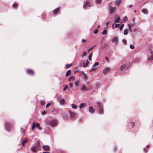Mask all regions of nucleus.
Instances as JSON below:
<instances>
[{
	"label": "nucleus",
	"mask_w": 153,
	"mask_h": 153,
	"mask_svg": "<svg viewBox=\"0 0 153 153\" xmlns=\"http://www.w3.org/2000/svg\"><path fill=\"white\" fill-rule=\"evenodd\" d=\"M39 143H37V144L33 146L31 148V150L32 152L35 153L39 149Z\"/></svg>",
	"instance_id": "nucleus-3"
},
{
	"label": "nucleus",
	"mask_w": 153,
	"mask_h": 153,
	"mask_svg": "<svg viewBox=\"0 0 153 153\" xmlns=\"http://www.w3.org/2000/svg\"><path fill=\"white\" fill-rule=\"evenodd\" d=\"M87 54V52L86 51H84L81 55V56L82 58L85 56Z\"/></svg>",
	"instance_id": "nucleus-30"
},
{
	"label": "nucleus",
	"mask_w": 153,
	"mask_h": 153,
	"mask_svg": "<svg viewBox=\"0 0 153 153\" xmlns=\"http://www.w3.org/2000/svg\"><path fill=\"white\" fill-rule=\"evenodd\" d=\"M132 4H131V5H129L128 7V8L131 7H132Z\"/></svg>",
	"instance_id": "nucleus-64"
},
{
	"label": "nucleus",
	"mask_w": 153,
	"mask_h": 153,
	"mask_svg": "<svg viewBox=\"0 0 153 153\" xmlns=\"http://www.w3.org/2000/svg\"><path fill=\"white\" fill-rule=\"evenodd\" d=\"M65 100L63 99L62 100H59V102L60 104H63L65 102Z\"/></svg>",
	"instance_id": "nucleus-31"
},
{
	"label": "nucleus",
	"mask_w": 153,
	"mask_h": 153,
	"mask_svg": "<svg viewBox=\"0 0 153 153\" xmlns=\"http://www.w3.org/2000/svg\"><path fill=\"white\" fill-rule=\"evenodd\" d=\"M142 12L145 14H147L148 13V10L146 9H143L142 10Z\"/></svg>",
	"instance_id": "nucleus-16"
},
{
	"label": "nucleus",
	"mask_w": 153,
	"mask_h": 153,
	"mask_svg": "<svg viewBox=\"0 0 153 153\" xmlns=\"http://www.w3.org/2000/svg\"><path fill=\"white\" fill-rule=\"evenodd\" d=\"M71 70H69L67 71L66 74V76H68L71 74Z\"/></svg>",
	"instance_id": "nucleus-20"
},
{
	"label": "nucleus",
	"mask_w": 153,
	"mask_h": 153,
	"mask_svg": "<svg viewBox=\"0 0 153 153\" xmlns=\"http://www.w3.org/2000/svg\"><path fill=\"white\" fill-rule=\"evenodd\" d=\"M68 112L69 113L70 117L71 118H72L75 116V114L74 113L71 112L70 110H68Z\"/></svg>",
	"instance_id": "nucleus-14"
},
{
	"label": "nucleus",
	"mask_w": 153,
	"mask_h": 153,
	"mask_svg": "<svg viewBox=\"0 0 153 153\" xmlns=\"http://www.w3.org/2000/svg\"><path fill=\"white\" fill-rule=\"evenodd\" d=\"M27 73L29 75H33L34 74V72L30 69H27Z\"/></svg>",
	"instance_id": "nucleus-8"
},
{
	"label": "nucleus",
	"mask_w": 153,
	"mask_h": 153,
	"mask_svg": "<svg viewBox=\"0 0 153 153\" xmlns=\"http://www.w3.org/2000/svg\"><path fill=\"white\" fill-rule=\"evenodd\" d=\"M130 48L131 49H134V48L135 47L133 45H130Z\"/></svg>",
	"instance_id": "nucleus-42"
},
{
	"label": "nucleus",
	"mask_w": 153,
	"mask_h": 153,
	"mask_svg": "<svg viewBox=\"0 0 153 153\" xmlns=\"http://www.w3.org/2000/svg\"><path fill=\"white\" fill-rule=\"evenodd\" d=\"M72 65V63L70 64H67L65 66V69H68L71 67Z\"/></svg>",
	"instance_id": "nucleus-22"
},
{
	"label": "nucleus",
	"mask_w": 153,
	"mask_h": 153,
	"mask_svg": "<svg viewBox=\"0 0 153 153\" xmlns=\"http://www.w3.org/2000/svg\"><path fill=\"white\" fill-rule=\"evenodd\" d=\"M124 26V24H122L120 26V30L121 31L122 29H123V27Z\"/></svg>",
	"instance_id": "nucleus-38"
},
{
	"label": "nucleus",
	"mask_w": 153,
	"mask_h": 153,
	"mask_svg": "<svg viewBox=\"0 0 153 153\" xmlns=\"http://www.w3.org/2000/svg\"><path fill=\"white\" fill-rule=\"evenodd\" d=\"M102 33L103 35H105L107 34V31L106 30H105L103 31Z\"/></svg>",
	"instance_id": "nucleus-34"
},
{
	"label": "nucleus",
	"mask_w": 153,
	"mask_h": 153,
	"mask_svg": "<svg viewBox=\"0 0 153 153\" xmlns=\"http://www.w3.org/2000/svg\"><path fill=\"white\" fill-rule=\"evenodd\" d=\"M99 65V63L98 62H96L94 64V66L96 67Z\"/></svg>",
	"instance_id": "nucleus-48"
},
{
	"label": "nucleus",
	"mask_w": 153,
	"mask_h": 153,
	"mask_svg": "<svg viewBox=\"0 0 153 153\" xmlns=\"http://www.w3.org/2000/svg\"><path fill=\"white\" fill-rule=\"evenodd\" d=\"M114 24L113 23V25H112V27L113 29H114Z\"/></svg>",
	"instance_id": "nucleus-63"
},
{
	"label": "nucleus",
	"mask_w": 153,
	"mask_h": 153,
	"mask_svg": "<svg viewBox=\"0 0 153 153\" xmlns=\"http://www.w3.org/2000/svg\"><path fill=\"white\" fill-rule=\"evenodd\" d=\"M97 104L99 108V110L98 111V113L100 114H102L104 113L103 106L101 102H97Z\"/></svg>",
	"instance_id": "nucleus-1"
},
{
	"label": "nucleus",
	"mask_w": 153,
	"mask_h": 153,
	"mask_svg": "<svg viewBox=\"0 0 153 153\" xmlns=\"http://www.w3.org/2000/svg\"><path fill=\"white\" fill-rule=\"evenodd\" d=\"M149 145H147V146L146 148H144L143 149V150L144 152H146V151H147L146 148L149 147Z\"/></svg>",
	"instance_id": "nucleus-35"
},
{
	"label": "nucleus",
	"mask_w": 153,
	"mask_h": 153,
	"mask_svg": "<svg viewBox=\"0 0 153 153\" xmlns=\"http://www.w3.org/2000/svg\"><path fill=\"white\" fill-rule=\"evenodd\" d=\"M25 131V129L23 128H21V133L23 134L24 133Z\"/></svg>",
	"instance_id": "nucleus-43"
},
{
	"label": "nucleus",
	"mask_w": 153,
	"mask_h": 153,
	"mask_svg": "<svg viewBox=\"0 0 153 153\" xmlns=\"http://www.w3.org/2000/svg\"><path fill=\"white\" fill-rule=\"evenodd\" d=\"M95 111V109H94L92 106H90L89 108V111L91 114H93L94 113Z\"/></svg>",
	"instance_id": "nucleus-9"
},
{
	"label": "nucleus",
	"mask_w": 153,
	"mask_h": 153,
	"mask_svg": "<svg viewBox=\"0 0 153 153\" xmlns=\"http://www.w3.org/2000/svg\"><path fill=\"white\" fill-rule=\"evenodd\" d=\"M126 65L125 64L122 65L120 68L119 70H122L124 68L126 67Z\"/></svg>",
	"instance_id": "nucleus-23"
},
{
	"label": "nucleus",
	"mask_w": 153,
	"mask_h": 153,
	"mask_svg": "<svg viewBox=\"0 0 153 153\" xmlns=\"http://www.w3.org/2000/svg\"><path fill=\"white\" fill-rule=\"evenodd\" d=\"M128 29L129 30V31L130 32H132V30H131V27H129L128 28Z\"/></svg>",
	"instance_id": "nucleus-57"
},
{
	"label": "nucleus",
	"mask_w": 153,
	"mask_h": 153,
	"mask_svg": "<svg viewBox=\"0 0 153 153\" xmlns=\"http://www.w3.org/2000/svg\"><path fill=\"white\" fill-rule=\"evenodd\" d=\"M13 126V124L10 122H6L5 123V128L7 131H9Z\"/></svg>",
	"instance_id": "nucleus-2"
},
{
	"label": "nucleus",
	"mask_w": 153,
	"mask_h": 153,
	"mask_svg": "<svg viewBox=\"0 0 153 153\" xmlns=\"http://www.w3.org/2000/svg\"><path fill=\"white\" fill-rule=\"evenodd\" d=\"M130 124H131V126L132 128H133L135 125V123H134L131 122L130 123Z\"/></svg>",
	"instance_id": "nucleus-40"
},
{
	"label": "nucleus",
	"mask_w": 153,
	"mask_h": 153,
	"mask_svg": "<svg viewBox=\"0 0 153 153\" xmlns=\"http://www.w3.org/2000/svg\"><path fill=\"white\" fill-rule=\"evenodd\" d=\"M111 42L112 43L115 42V45H117L119 44V39L117 36L114 37L112 39Z\"/></svg>",
	"instance_id": "nucleus-4"
},
{
	"label": "nucleus",
	"mask_w": 153,
	"mask_h": 153,
	"mask_svg": "<svg viewBox=\"0 0 153 153\" xmlns=\"http://www.w3.org/2000/svg\"><path fill=\"white\" fill-rule=\"evenodd\" d=\"M96 1L97 3L100 4L101 3L102 0H96Z\"/></svg>",
	"instance_id": "nucleus-46"
},
{
	"label": "nucleus",
	"mask_w": 153,
	"mask_h": 153,
	"mask_svg": "<svg viewBox=\"0 0 153 153\" xmlns=\"http://www.w3.org/2000/svg\"><path fill=\"white\" fill-rule=\"evenodd\" d=\"M36 127L39 130H41L42 129V128L40 127V125L38 123H36L35 125Z\"/></svg>",
	"instance_id": "nucleus-15"
},
{
	"label": "nucleus",
	"mask_w": 153,
	"mask_h": 153,
	"mask_svg": "<svg viewBox=\"0 0 153 153\" xmlns=\"http://www.w3.org/2000/svg\"><path fill=\"white\" fill-rule=\"evenodd\" d=\"M128 33V29H126L124 31V34L125 35H127Z\"/></svg>",
	"instance_id": "nucleus-24"
},
{
	"label": "nucleus",
	"mask_w": 153,
	"mask_h": 153,
	"mask_svg": "<svg viewBox=\"0 0 153 153\" xmlns=\"http://www.w3.org/2000/svg\"><path fill=\"white\" fill-rule=\"evenodd\" d=\"M28 140V139L27 138H24L22 141V145L23 146L24 144H25L26 143Z\"/></svg>",
	"instance_id": "nucleus-18"
},
{
	"label": "nucleus",
	"mask_w": 153,
	"mask_h": 153,
	"mask_svg": "<svg viewBox=\"0 0 153 153\" xmlns=\"http://www.w3.org/2000/svg\"><path fill=\"white\" fill-rule=\"evenodd\" d=\"M120 16H118L117 17L116 19L115 20V21L117 23H120Z\"/></svg>",
	"instance_id": "nucleus-21"
},
{
	"label": "nucleus",
	"mask_w": 153,
	"mask_h": 153,
	"mask_svg": "<svg viewBox=\"0 0 153 153\" xmlns=\"http://www.w3.org/2000/svg\"><path fill=\"white\" fill-rule=\"evenodd\" d=\"M68 87V85H65L64 86L63 89V91H65L67 88Z\"/></svg>",
	"instance_id": "nucleus-33"
},
{
	"label": "nucleus",
	"mask_w": 153,
	"mask_h": 153,
	"mask_svg": "<svg viewBox=\"0 0 153 153\" xmlns=\"http://www.w3.org/2000/svg\"><path fill=\"white\" fill-rule=\"evenodd\" d=\"M75 80V78L74 76H71L69 78L68 81H70L71 80Z\"/></svg>",
	"instance_id": "nucleus-25"
},
{
	"label": "nucleus",
	"mask_w": 153,
	"mask_h": 153,
	"mask_svg": "<svg viewBox=\"0 0 153 153\" xmlns=\"http://www.w3.org/2000/svg\"><path fill=\"white\" fill-rule=\"evenodd\" d=\"M56 121L55 120H52L50 122V124L52 126H55L56 123Z\"/></svg>",
	"instance_id": "nucleus-7"
},
{
	"label": "nucleus",
	"mask_w": 153,
	"mask_h": 153,
	"mask_svg": "<svg viewBox=\"0 0 153 153\" xmlns=\"http://www.w3.org/2000/svg\"><path fill=\"white\" fill-rule=\"evenodd\" d=\"M128 20L127 17L126 16H125L124 17L123 19V22H125Z\"/></svg>",
	"instance_id": "nucleus-27"
},
{
	"label": "nucleus",
	"mask_w": 153,
	"mask_h": 153,
	"mask_svg": "<svg viewBox=\"0 0 153 153\" xmlns=\"http://www.w3.org/2000/svg\"><path fill=\"white\" fill-rule=\"evenodd\" d=\"M79 81L78 80L76 82L74 83V84L76 86H77L79 84Z\"/></svg>",
	"instance_id": "nucleus-47"
},
{
	"label": "nucleus",
	"mask_w": 153,
	"mask_h": 153,
	"mask_svg": "<svg viewBox=\"0 0 153 153\" xmlns=\"http://www.w3.org/2000/svg\"><path fill=\"white\" fill-rule=\"evenodd\" d=\"M13 7L15 8H16L18 7V5L15 3L13 4Z\"/></svg>",
	"instance_id": "nucleus-41"
},
{
	"label": "nucleus",
	"mask_w": 153,
	"mask_h": 153,
	"mask_svg": "<svg viewBox=\"0 0 153 153\" xmlns=\"http://www.w3.org/2000/svg\"><path fill=\"white\" fill-rule=\"evenodd\" d=\"M149 51L151 53V56L150 57H149L148 58V60H153V51L152 49L151 48H149Z\"/></svg>",
	"instance_id": "nucleus-5"
},
{
	"label": "nucleus",
	"mask_w": 153,
	"mask_h": 153,
	"mask_svg": "<svg viewBox=\"0 0 153 153\" xmlns=\"http://www.w3.org/2000/svg\"><path fill=\"white\" fill-rule=\"evenodd\" d=\"M93 53H91L88 56V59L89 61H91V57L92 56Z\"/></svg>",
	"instance_id": "nucleus-26"
},
{
	"label": "nucleus",
	"mask_w": 153,
	"mask_h": 153,
	"mask_svg": "<svg viewBox=\"0 0 153 153\" xmlns=\"http://www.w3.org/2000/svg\"><path fill=\"white\" fill-rule=\"evenodd\" d=\"M42 148L44 151H48L49 150L50 147L49 146L47 145L43 146H42Z\"/></svg>",
	"instance_id": "nucleus-10"
},
{
	"label": "nucleus",
	"mask_w": 153,
	"mask_h": 153,
	"mask_svg": "<svg viewBox=\"0 0 153 153\" xmlns=\"http://www.w3.org/2000/svg\"><path fill=\"white\" fill-rule=\"evenodd\" d=\"M35 125L34 123H33V125L32 126V129H33L35 128Z\"/></svg>",
	"instance_id": "nucleus-52"
},
{
	"label": "nucleus",
	"mask_w": 153,
	"mask_h": 153,
	"mask_svg": "<svg viewBox=\"0 0 153 153\" xmlns=\"http://www.w3.org/2000/svg\"><path fill=\"white\" fill-rule=\"evenodd\" d=\"M84 76V78L85 79L87 80L88 79V76L86 74H85Z\"/></svg>",
	"instance_id": "nucleus-36"
},
{
	"label": "nucleus",
	"mask_w": 153,
	"mask_h": 153,
	"mask_svg": "<svg viewBox=\"0 0 153 153\" xmlns=\"http://www.w3.org/2000/svg\"><path fill=\"white\" fill-rule=\"evenodd\" d=\"M40 102L43 105L45 103V101L44 100H41L40 101Z\"/></svg>",
	"instance_id": "nucleus-50"
},
{
	"label": "nucleus",
	"mask_w": 153,
	"mask_h": 153,
	"mask_svg": "<svg viewBox=\"0 0 153 153\" xmlns=\"http://www.w3.org/2000/svg\"><path fill=\"white\" fill-rule=\"evenodd\" d=\"M110 21H108L106 23V25H108V24H109L110 23Z\"/></svg>",
	"instance_id": "nucleus-55"
},
{
	"label": "nucleus",
	"mask_w": 153,
	"mask_h": 153,
	"mask_svg": "<svg viewBox=\"0 0 153 153\" xmlns=\"http://www.w3.org/2000/svg\"><path fill=\"white\" fill-rule=\"evenodd\" d=\"M93 48V47H92L91 48L88 49L87 50L88 52H89Z\"/></svg>",
	"instance_id": "nucleus-51"
},
{
	"label": "nucleus",
	"mask_w": 153,
	"mask_h": 153,
	"mask_svg": "<svg viewBox=\"0 0 153 153\" xmlns=\"http://www.w3.org/2000/svg\"><path fill=\"white\" fill-rule=\"evenodd\" d=\"M46 112L45 111H42V114H45L46 113Z\"/></svg>",
	"instance_id": "nucleus-56"
},
{
	"label": "nucleus",
	"mask_w": 153,
	"mask_h": 153,
	"mask_svg": "<svg viewBox=\"0 0 153 153\" xmlns=\"http://www.w3.org/2000/svg\"><path fill=\"white\" fill-rule=\"evenodd\" d=\"M69 85L70 87L72 89L73 86V84L72 83H70L69 84Z\"/></svg>",
	"instance_id": "nucleus-45"
},
{
	"label": "nucleus",
	"mask_w": 153,
	"mask_h": 153,
	"mask_svg": "<svg viewBox=\"0 0 153 153\" xmlns=\"http://www.w3.org/2000/svg\"><path fill=\"white\" fill-rule=\"evenodd\" d=\"M110 70V69L108 68H106L103 71V73L104 74H106Z\"/></svg>",
	"instance_id": "nucleus-11"
},
{
	"label": "nucleus",
	"mask_w": 153,
	"mask_h": 153,
	"mask_svg": "<svg viewBox=\"0 0 153 153\" xmlns=\"http://www.w3.org/2000/svg\"><path fill=\"white\" fill-rule=\"evenodd\" d=\"M51 105V104L50 103H48L46 105V107L47 108L49 106H50Z\"/></svg>",
	"instance_id": "nucleus-53"
},
{
	"label": "nucleus",
	"mask_w": 153,
	"mask_h": 153,
	"mask_svg": "<svg viewBox=\"0 0 153 153\" xmlns=\"http://www.w3.org/2000/svg\"><path fill=\"white\" fill-rule=\"evenodd\" d=\"M105 59L107 61H109V59L108 58V57L107 56H106L105 57Z\"/></svg>",
	"instance_id": "nucleus-58"
},
{
	"label": "nucleus",
	"mask_w": 153,
	"mask_h": 153,
	"mask_svg": "<svg viewBox=\"0 0 153 153\" xmlns=\"http://www.w3.org/2000/svg\"><path fill=\"white\" fill-rule=\"evenodd\" d=\"M81 89L83 91H86L88 90V88L85 85H83L82 86V88Z\"/></svg>",
	"instance_id": "nucleus-17"
},
{
	"label": "nucleus",
	"mask_w": 153,
	"mask_h": 153,
	"mask_svg": "<svg viewBox=\"0 0 153 153\" xmlns=\"http://www.w3.org/2000/svg\"><path fill=\"white\" fill-rule=\"evenodd\" d=\"M133 30L134 32H135L137 30V29L136 28H135L133 29Z\"/></svg>",
	"instance_id": "nucleus-62"
},
{
	"label": "nucleus",
	"mask_w": 153,
	"mask_h": 153,
	"mask_svg": "<svg viewBox=\"0 0 153 153\" xmlns=\"http://www.w3.org/2000/svg\"><path fill=\"white\" fill-rule=\"evenodd\" d=\"M120 25V24H116L115 27V28L119 27Z\"/></svg>",
	"instance_id": "nucleus-49"
},
{
	"label": "nucleus",
	"mask_w": 153,
	"mask_h": 153,
	"mask_svg": "<svg viewBox=\"0 0 153 153\" xmlns=\"http://www.w3.org/2000/svg\"><path fill=\"white\" fill-rule=\"evenodd\" d=\"M84 104L82 103H81L79 106V108L81 109L82 108V107H83L84 106Z\"/></svg>",
	"instance_id": "nucleus-44"
},
{
	"label": "nucleus",
	"mask_w": 153,
	"mask_h": 153,
	"mask_svg": "<svg viewBox=\"0 0 153 153\" xmlns=\"http://www.w3.org/2000/svg\"><path fill=\"white\" fill-rule=\"evenodd\" d=\"M95 85H96V87H95V88L96 89H98L99 87V84L98 83H96L95 84Z\"/></svg>",
	"instance_id": "nucleus-39"
},
{
	"label": "nucleus",
	"mask_w": 153,
	"mask_h": 153,
	"mask_svg": "<svg viewBox=\"0 0 153 153\" xmlns=\"http://www.w3.org/2000/svg\"><path fill=\"white\" fill-rule=\"evenodd\" d=\"M131 25V24H128V28H129V27H130V26Z\"/></svg>",
	"instance_id": "nucleus-61"
},
{
	"label": "nucleus",
	"mask_w": 153,
	"mask_h": 153,
	"mask_svg": "<svg viewBox=\"0 0 153 153\" xmlns=\"http://www.w3.org/2000/svg\"><path fill=\"white\" fill-rule=\"evenodd\" d=\"M71 106L72 108L74 109H76L77 108V106L76 105L74 104H73L71 105Z\"/></svg>",
	"instance_id": "nucleus-28"
},
{
	"label": "nucleus",
	"mask_w": 153,
	"mask_h": 153,
	"mask_svg": "<svg viewBox=\"0 0 153 153\" xmlns=\"http://www.w3.org/2000/svg\"><path fill=\"white\" fill-rule=\"evenodd\" d=\"M122 42L125 45H126L127 44V41L125 39H123L122 40Z\"/></svg>",
	"instance_id": "nucleus-29"
},
{
	"label": "nucleus",
	"mask_w": 153,
	"mask_h": 153,
	"mask_svg": "<svg viewBox=\"0 0 153 153\" xmlns=\"http://www.w3.org/2000/svg\"><path fill=\"white\" fill-rule=\"evenodd\" d=\"M90 1H87L85 4L83 5V7L84 8H85L86 9L87 7H90Z\"/></svg>",
	"instance_id": "nucleus-6"
},
{
	"label": "nucleus",
	"mask_w": 153,
	"mask_h": 153,
	"mask_svg": "<svg viewBox=\"0 0 153 153\" xmlns=\"http://www.w3.org/2000/svg\"><path fill=\"white\" fill-rule=\"evenodd\" d=\"M117 149V147L116 146H115L114 147V151H115Z\"/></svg>",
	"instance_id": "nucleus-60"
},
{
	"label": "nucleus",
	"mask_w": 153,
	"mask_h": 153,
	"mask_svg": "<svg viewBox=\"0 0 153 153\" xmlns=\"http://www.w3.org/2000/svg\"><path fill=\"white\" fill-rule=\"evenodd\" d=\"M121 2V0H117L115 1L116 5L117 6H119L120 4V3Z\"/></svg>",
	"instance_id": "nucleus-19"
},
{
	"label": "nucleus",
	"mask_w": 153,
	"mask_h": 153,
	"mask_svg": "<svg viewBox=\"0 0 153 153\" xmlns=\"http://www.w3.org/2000/svg\"><path fill=\"white\" fill-rule=\"evenodd\" d=\"M94 69H95V68H93L92 69H90L89 70V72H92V71H94Z\"/></svg>",
	"instance_id": "nucleus-54"
},
{
	"label": "nucleus",
	"mask_w": 153,
	"mask_h": 153,
	"mask_svg": "<svg viewBox=\"0 0 153 153\" xmlns=\"http://www.w3.org/2000/svg\"><path fill=\"white\" fill-rule=\"evenodd\" d=\"M116 10V7H111L110 10V14H111L114 13Z\"/></svg>",
	"instance_id": "nucleus-13"
},
{
	"label": "nucleus",
	"mask_w": 153,
	"mask_h": 153,
	"mask_svg": "<svg viewBox=\"0 0 153 153\" xmlns=\"http://www.w3.org/2000/svg\"><path fill=\"white\" fill-rule=\"evenodd\" d=\"M89 63V62L88 59H87L86 64L84 66V67L85 68L88 66V64Z\"/></svg>",
	"instance_id": "nucleus-32"
},
{
	"label": "nucleus",
	"mask_w": 153,
	"mask_h": 153,
	"mask_svg": "<svg viewBox=\"0 0 153 153\" xmlns=\"http://www.w3.org/2000/svg\"><path fill=\"white\" fill-rule=\"evenodd\" d=\"M98 29H96L94 30V34H96L97 33L98 31Z\"/></svg>",
	"instance_id": "nucleus-37"
},
{
	"label": "nucleus",
	"mask_w": 153,
	"mask_h": 153,
	"mask_svg": "<svg viewBox=\"0 0 153 153\" xmlns=\"http://www.w3.org/2000/svg\"><path fill=\"white\" fill-rule=\"evenodd\" d=\"M82 42H86V41L84 39H82Z\"/></svg>",
	"instance_id": "nucleus-59"
},
{
	"label": "nucleus",
	"mask_w": 153,
	"mask_h": 153,
	"mask_svg": "<svg viewBox=\"0 0 153 153\" xmlns=\"http://www.w3.org/2000/svg\"><path fill=\"white\" fill-rule=\"evenodd\" d=\"M60 8L59 7H58V8L55 9L53 12V13L54 14H56L60 10Z\"/></svg>",
	"instance_id": "nucleus-12"
}]
</instances>
